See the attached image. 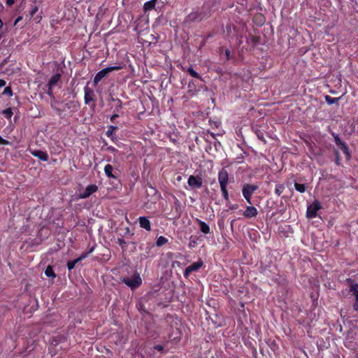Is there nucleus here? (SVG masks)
<instances>
[{
	"mask_svg": "<svg viewBox=\"0 0 358 358\" xmlns=\"http://www.w3.org/2000/svg\"><path fill=\"white\" fill-rule=\"evenodd\" d=\"M41 18V17L39 16V17H36L35 19H36V22H39Z\"/></svg>",
	"mask_w": 358,
	"mask_h": 358,
	"instance_id": "50",
	"label": "nucleus"
},
{
	"mask_svg": "<svg viewBox=\"0 0 358 358\" xmlns=\"http://www.w3.org/2000/svg\"><path fill=\"white\" fill-rule=\"evenodd\" d=\"M250 42L252 43L253 47H255L260 43L261 37L259 36L251 35L250 36Z\"/></svg>",
	"mask_w": 358,
	"mask_h": 358,
	"instance_id": "22",
	"label": "nucleus"
},
{
	"mask_svg": "<svg viewBox=\"0 0 358 358\" xmlns=\"http://www.w3.org/2000/svg\"><path fill=\"white\" fill-rule=\"evenodd\" d=\"M154 349L159 351V352H163L164 350V346L162 345H155L154 346Z\"/></svg>",
	"mask_w": 358,
	"mask_h": 358,
	"instance_id": "39",
	"label": "nucleus"
},
{
	"mask_svg": "<svg viewBox=\"0 0 358 358\" xmlns=\"http://www.w3.org/2000/svg\"><path fill=\"white\" fill-rule=\"evenodd\" d=\"M6 83L4 80L0 79V88L4 87Z\"/></svg>",
	"mask_w": 358,
	"mask_h": 358,
	"instance_id": "45",
	"label": "nucleus"
},
{
	"mask_svg": "<svg viewBox=\"0 0 358 358\" xmlns=\"http://www.w3.org/2000/svg\"><path fill=\"white\" fill-rule=\"evenodd\" d=\"M84 101L85 104H89L91 101L95 100V94L92 89L90 88L87 85L84 87Z\"/></svg>",
	"mask_w": 358,
	"mask_h": 358,
	"instance_id": "12",
	"label": "nucleus"
},
{
	"mask_svg": "<svg viewBox=\"0 0 358 358\" xmlns=\"http://www.w3.org/2000/svg\"><path fill=\"white\" fill-rule=\"evenodd\" d=\"M119 117V115H118V114H117V113H115V114H113V115L110 117V121H111L112 122H113L115 121V120L117 117Z\"/></svg>",
	"mask_w": 358,
	"mask_h": 358,
	"instance_id": "44",
	"label": "nucleus"
},
{
	"mask_svg": "<svg viewBox=\"0 0 358 358\" xmlns=\"http://www.w3.org/2000/svg\"><path fill=\"white\" fill-rule=\"evenodd\" d=\"M38 8L37 6H34L31 10L29 11L31 17H34V15L38 12Z\"/></svg>",
	"mask_w": 358,
	"mask_h": 358,
	"instance_id": "37",
	"label": "nucleus"
},
{
	"mask_svg": "<svg viewBox=\"0 0 358 358\" xmlns=\"http://www.w3.org/2000/svg\"><path fill=\"white\" fill-rule=\"evenodd\" d=\"M294 188L297 192L300 193H304L306 191L308 186L306 184H300L295 182Z\"/></svg>",
	"mask_w": 358,
	"mask_h": 358,
	"instance_id": "21",
	"label": "nucleus"
},
{
	"mask_svg": "<svg viewBox=\"0 0 358 358\" xmlns=\"http://www.w3.org/2000/svg\"><path fill=\"white\" fill-rule=\"evenodd\" d=\"M227 187H220V189H221L224 199L225 200L228 201L229 197V193H228Z\"/></svg>",
	"mask_w": 358,
	"mask_h": 358,
	"instance_id": "33",
	"label": "nucleus"
},
{
	"mask_svg": "<svg viewBox=\"0 0 358 358\" xmlns=\"http://www.w3.org/2000/svg\"><path fill=\"white\" fill-rule=\"evenodd\" d=\"M212 358H214V357H212Z\"/></svg>",
	"mask_w": 358,
	"mask_h": 358,
	"instance_id": "56",
	"label": "nucleus"
},
{
	"mask_svg": "<svg viewBox=\"0 0 358 358\" xmlns=\"http://www.w3.org/2000/svg\"><path fill=\"white\" fill-rule=\"evenodd\" d=\"M122 69V66H113L106 67L99 71L94 76L93 83L94 85H97L104 77H106L109 73L114 71H119Z\"/></svg>",
	"mask_w": 358,
	"mask_h": 358,
	"instance_id": "3",
	"label": "nucleus"
},
{
	"mask_svg": "<svg viewBox=\"0 0 358 358\" xmlns=\"http://www.w3.org/2000/svg\"><path fill=\"white\" fill-rule=\"evenodd\" d=\"M139 249L142 251L141 257L144 259L153 258L157 255L155 245L152 242L142 243L139 246Z\"/></svg>",
	"mask_w": 358,
	"mask_h": 358,
	"instance_id": "1",
	"label": "nucleus"
},
{
	"mask_svg": "<svg viewBox=\"0 0 358 358\" xmlns=\"http://www.w3.org/2000/svg\"><path fill=\"white\" fill-rule=\"evenodd\" d=\"M2 25H3V22H2V21L0 20V28L2 27Z\"/></svg>",
	"mask_w": 358,
	"mask_h": 358,
	"instance_id": "54",
	"label": "nucleus"
},
{
	"mask_svg": "<svg viewBox=\"0 0 358 358\" xmlns=\"http://www.w3.org/2000/svg\"><path fill=\"white\" fill-rule=\"evenodd\" d=\"M64 108L67 109H73L76 110L78 108V104L75 101H69L65 103Z\"/></svg>",
	"mask_w": 358,
	"mask_h": 358,
	"instance_id": "29",
	"label": "nucleus"
},
{
	"mask_svg": "<svg viewBox=\"0 0 358 358\" xmlns=\"http://www.w3.org/2000/svg\"><path fill=\"white\" fill-rule=\"evenodd\" d=\"M257 137H258V138H259V140H261V141H262L263 142L266 143V140H265V139H264V134H263V133H262V132H261V131H257Z\"/></svg>",
	"mask_w": 358,
	"mask_h": 358,
	"instance_id": "38",
	"label": "nucleus"
},
{
	"mask_svg": "<svg viewBox=\"0 0 358 358\" xmlns=\"http://www.w3.org/2000/svg\"><path fill=\"white\" fill-rule=\"evenodd\" d=\"M258 214L257 209L253 206H248L243 212V215L246 218L255 217Z\"/></svg>",
	"mask_w": 358,
	"mask_h": 358,
	"instance_id": "15",
	"label": "nucleus"
},
{
	"mask_svg": "<svg viewBox=\"0 0 358 358\" xmlns=\"http://www.w3.org/2000/svg\"><path fill=\"white\" fill-rule=\"evenodd\" d=\"M45 274L47 277L55 278L56 275L55 271L51 266H48L45 270Z\"/></svg>",
	"mask_w": 358,
	"mask_h": 358,
	"instance_id": "23",
	"label": "nucleus"
},
{
	"mask_svg": "<svg viewBox=\"0 0 358 358\" xmlns=\"http://www.w3.org/2000/svg\"><path fill=\"white\" fill-rule=\"evenodd\" d=\"M157 0H150L146 1L143 5V8L145 10H151L155 8L156 5Z\"/></svg>",
	"mask_w": 358,
	"mask_h": 358,
	"instance_id": "20",
	"label": "nucleus"
},
{
	"mask_svg": "<svg viewBox=\"0 0 358 358\" xmlns=\"http://www.w3.org/2000/svg\"><path fill=\"white\" fill-rule=\"evenodd\" d=\"M61 78V75L59 73H55L54 74L50 79L48 83V94H51L52 87L57 85L58 81Z\"/></svg>",
	"mask_w": 358,
	"mask_h": 358,
	"instance_id": "16",
	"label": "nucleus"
},
{
	"mask_svg": "<svg viewBox=\"0 0 358 358\" xmlns=\"http://www.w3.org/2000/svg\"><path fill=\"white\" fill-rule=\"evenodd\" d=\"M338 99L339 98H334L329 95L325 96V101L329 105L336 103Z\"/></svg>",
	"mask_w": 358,
	"mask_h": 358,
	"instance_id": "31",
	"label": "nucleus"
},
{
	"mask_svg": "<svg viewBox=\"0 0 358 358\" xmlns=\"http://www.w3.org/2000/svg\"><path fill=\"white\" fill-rule=\"evenodd\" d=\"M259 17L261 18V21H262V22H264V17H263V16H262V15H259Z\"/></svg>",
	"mask_w": 358,
	"mask_h": 358,
	"instance_id": "52",
	"label": "nucleus"
},
{
	"mask_svg": "<svg viewBox=\"0 0 358 358\" xmlns=\"http://www.w3.org/2000/svg\"><path fill=\"white\" fill-rule=\"evenodd\" d=\"M334 154L336 156L335 162L337 165H340L341 159L340 154H339V152L338 151V150H334Z\"/></svg>",
	"mask_w": 358,
	"mask_h": 358,
	"instance_id": "34",
	"label": "nucleus"
},
{
	"mask_svg": "<svg viewBox=\"0 0 358 358\" xmlns=\"http://www.w3.org/2000/svg\"><path fill=\"white\" fill-rule=\"evenodd\" d=\"M9 142L0 136V145H8Z\"/></svg>",
	"mask_w": 358,
	"mask_h": 358,
	"instance_id": "41",
	"label": "nucleus"
},
{
	"mask_svg": "<svg viewBox=\"0 0 358 358\" xmlns=\"http://www.w3.org/2000/svg\"><path fill=\"white\" fill-rule=\"evenodd\" d=\"M353 309L356 311H358V302L355 301L353 304Z\"/></svg>",
	"mask_w": 358,
	"mask_h": 358,
	"instance_id": "47",
	"label": "nucleus"
},
{
	"mask_svg": "<svg viewBox=\"0 0 358 358\" xmlns=\"http://www.w3.org/2000/svg\"><path fill=\"white\" fill-rule=\"evenodd\" d=\"M122 282L129 287L131 289H136L142 283V279L138 273L134 274L131 278H124Z\"/></svg>",
	"mask_w": 358,
	"mask_h": 358,
	"instance_id": "6",
	"label": "nucleus"
},
{
	"mask_svg": "<svg viewBox=\"0 0 358 358\" xmlns=\"http://www.w3.org/2000/svg\"><path fill=\"white\" fill-rule=\"evenodd\" d=\"M347 282L350 284V292L355 296V301L358 302V283L354 282L351 278L347 279Z\"/></svg>",
	"mask_w": 358,
	"mask_h": 358,
	"instance_id": "17",
	"label": "nucleus"
},
{
	"mask_svg": "<svg viewBox=\"0 0 358 358\" xmlns=\"http://www.w3.org/2000/svg\"><path fill=\"white\" fill-rule=\"evenodd\" d=\"M78 262H78V260L77 259H74V260H73V261H69V262H67V268H68V269H69V271H71L72 269H73V268H74V267H75L76 264L77 263H78Z\"/></svg>",
	"mask_w": 358,
	"mask_h": 358,
	"instance_id": "32",
	"label": "nucleus"
},
{
	"mask_svg": "<svg viewBox=\"0 0 358 358\" xmlns=\"http://www.w3.org/2000/svg\"><path fill=\"white\" fill-rule=\"evenodd\" d=\"M139 225L141 228L148 231H151V223L146 217H140L138 218Z\"/></svg>",
	"mask_w": 358,
	"mask_h": 358,
	"instance_id": "18",
	"label": "nucleus"
},
{
	"mask_svg": "<svg viewBox=\"0 0 358 358\" xmlns=\"http://www.w3.org/2000/svg\"><path fill=\"white\" fill-rule=\"evenodd\" d=\"M195 222L199 224L200 231L204 234H208L210 232V227L203 221L196 218Z\"/></svg>",
	"mask_w": 358,
	"mask_h": 358,
	"instance_id": "19",
	"label": "nucleus"
},
{
	"mask_svg": "<svg viewBox=\"0 0 358 358\" xmlns=\"http://www.w3.org/2000/svg\"><path fill=\"white\" fill-rule=\"evenodd\" d=\"M176 204H178V205H179V204H180L179 201H178L177 199H176Z\"/></svg>",
	"mask_w": 358,
	"mask_h": 358,
	"instance_id": "53",
	"label": "nucleus"
},
{
	"mask_svg": "<svg viewBox=\"0 0 358 358\" xmlns=\"http://www.w3.org/2000/svg\"><path fill=\"white\" fill-rule=\"evenodd\" d=\"M97 190H98V187L96 185H94V184L90 185L87 186L85 189L82 193H80V197L81 199L88 198L91 194L96 192Z\"/></svg>",
	"mask_w": 358,
	"mask_h": 358,
	"instance_id": "14",
	"label": "nucleus"
},
{
	"mask_svg": "<svg viewBox=\"0 0 358 358\" xmlns=\"http://www.w3.org/2000/svg\"><path fill=\"white\" fill-rule=\"evenodd\" d=\"M3 113L5 114V115L7 117H10L11 115H12V112H11L10 109H6V110H3Z\"/></svg>",
	"mask_w": 358,
	"mask_h": 358,
	"instance_id": "40",
	"label": "nucleus"
},
{
	"mask_svg": "<svg viewBox=\"0 0 358 358\" xmlns=\"http://www.w3.org/2000/svg\"><path fill=\"white\" fill-rule=\"evenodd\" d=\"M218 181L220 187H227L229 182V174L226 167H223L218 173Z\"/></svg>",
	"mask_w": 358,
	"mask_h": 358,
	"instance_id": "10",
	"label": "nucleus"
},
{
	"mask_svg": "<svg viewBox=\"0 0 358 358\" xmlns=\"http://www.w3.org/2000/svg\"><path fill=\"white\" fill-rule=\"evenodd\" d=\"M199 20H202L203 18V17H200L199 15L195 14V16L194 17V19H196V18H199Z\"/></svg>",
	"mask_w": 358,
	"mask_h": 358,
	"instance_id": "49",
	"label": "nucleus"
},
{
	"mask_svg": "<svg viewBox=\"0 0 358 358\" xmlns=\"http://www.w3.org/2000/svg\"><path fill=\"white\" fill-rule=\"evenodd\" d=\"M117 129L118 128H117V126H113V125L109 126L108 128V130L106 132V135L108 137H110L113 135V132L115 131H116Z\"/></svg>",
	"mask_w": 358,
	"mask_h": 358,
	"instance_id": "30",
	"label": "nucleus"
},
{
	"mask_svg": "<svg viewBox=\"0 0 358 358\" xmlns=\"http://www.w3.org/2000/svg\"><path fill=\"white\" fill-rule=\"evenodd\" d=\"M230 208H231V210L236 209V208H238V205H237V204H234V205H232V206L230 207Z\"/></svg>",
	"mask_w": 358,
	"mask_h": 358,
	"instance_id": "48",
	"label": "nucleus"
},
{
	"mask_svg": "<svg viewBox=\"0 0 358 358\" xmlns=\"http://www.w3.org/2000/svg\"><path fill=\"white\" fill-rule=\"evenodd\" d=\"M336 145L343 151L347 161L351 159V152L346 143L343 141L338 135L333 134Z\"/></svg>",
	"mask_w": 358,
	"mask_h": 358,
	"instance_id": "5",
	"label": "nucleus"
},
{
	"mask_svg": "<svg viewBox=\"0 0 358 358\" xmlns=\"http://www.w3.org/2000/svg\"><path fill=\"white\" fill-rule=\"evenodd\" d=\"M192 82L189 83V87H190Z\"/></svg>",
	"mask_w": 358,
	"mask_h": 358,
	"instance_id": "55",
	"label": "nucleus"
},
{
	"mask_svg": "<svg viewBox=\"0 0 358 358\" xmlns=\"http://www.w3.org/2000/svg\"><path fill=\"white\" fill-rule=\"evenodd\" d=\"M117 243L119 244V245L122 249L126 248L127 243H126L125 240L123 238H118L117 240Z\"/></svg>",
	"mask_w": 358,
	"mask_h": 358,
	"instance_id": "35",
	"label": "nucleus"
},
{
	"mask_svg": "<svg viewBox=\"0 0 358 358\" xmlns=\"http://www.w3.org/2000/svg\"><path fill=\"white\" fill-rule=\"evenodd\" d=\"M6 2L8 6H11L14 3L15 0H6Z\"/></svg>",
	"mask_w": 358,
	"mask_h": 358,
	"instance_id": "46",
	"label": "nucleus"
},
{
	"mask_svg": "<svg viewBox=\"0 0 358 358\" xmlns=\"http://www.w3.org/2000/svg\"><path fill=\"white\" fill-rule=\"evenodd\" d=\"M20 19H21V17H18L17 18V20H15V24H16L19 20H20Z\"/></svg>",
	"mask_w": 358,
	"mask_h": 358,
	"instance_id": "51",
	"label": "nucleus"
},
{
	"mask_svg": "<svg viewBox=\"0 0 358 358\" xmlns=\"http://www.w3.org/2000/svg\"><path fill=\"white\" fill-rule=\"evenodd\" d=\"M104 173L108 178L113 179H117L120 173L117 169H114L110 164H107L104 166Z\"/></svg>",
	"mask_w": 358,
	"mask_h": 358,
	"instance_id": "9",
	"label": "nucleus"
},
{
	"mask_svg": "<svg viewBox=\"0 0 358 358\" xmlns=\"http://www.w3.org/2000/svg\"><path fill=\"white\" fill-rule=\"evenodd\" d=\"M224 53H225L227 59V60L230 59L231 51L229 49H226Z\"/></svg>",
	"mask_w": 358,
	"mask_h": 358,
	"instance_id": "43",
	"label": "nucleus"
},
{
	"mask_svg": "<svg viewBox=\"0 0 358 358\" xmlns=\"http://www.w3.org/2000/svg\"><path fill=\"white\" fill-rule=\"evenodd\" d=\"M192 189H200L203 186V179L200 176H190L187 180Z\"/></svg>",
	"mask_w": 358,
	"mask_h": 358,
	"instance_id": "8",
	"label": "nucleus"
},
{
	"mask_svg": "<svg viewBox=\"0 0 358 358\" xmlns=\"http://www.w3.org/2000/svg\"><path fill=\"white\" fill-rule=\"evenodd\" d=\"M111 101H114L115 103V112H119L120 110L122 108V101L118 99V98H113L112 97L111 98Z\"/></svg>",
	"mask_w": 358,
	"mask_h": 358,
	"instance_id": "26",
	"label": "nucleus"
},
{
	"mask_svg": "<svg viewBox=\"0 0 358 358\" xmlns=\"http://www.w3.org/2000/svg\"><path fill=\"white\" fill-rule=\"evenodd\" d=\"M321 208L322 206L320 202L317 200L314 201L307 208L306 217L310 219L316 217L317 215V213Z\"/></svg>",
	"mask_w": 358,
	"mask_h": 358,
	"instance_id": "7",
	"label": "nucleus"
},
{
	"mask_svg": "<svg viewBox=\"0 0 358 358\" xmlns=\"http://www.w3.org/2000/svg\"><path fill=\"white\" fill-rule=\"evenodd\" d=\"M259 187L253 184H244L242 187V194L247 203L252 204V196L258 189Z\"/></svg>",
	"mask_w": 358,
	"mask_h": 358,
	"instance_id": "4",
	"label": "nucleus"
},
{
	"mask_svg": "<svg viewBox=\"0 0 358 358\" xmlns=\"http://www.w3.org/2000/svg\"><path fill=\"white\" fill-rule=\"evenodd\" d=\"M145 334L149 338L157 339L159 336V327L152 321L145 322Z\"/></svg>",
	"mask_w": 358,
	"mask_h": 358,
	"instance_id": "2",
	"label": "nucleus"
},
{
	"mask_svg": "<svg viewBox=\"0 0 358 358\" xmlns=\"http://www.w3.org/2000/svg\"><path fill=\"white\" fill-rule=\"evenodd\" d=\"M3 94L11 96L12 90H11L10 87H5V89L3 90Z\"/></svg>",
	"mask_w": 358,
	"mask_h": 358,
	"instance_id": "36",
	"label": "nucleus"
},
{
	"mask_svg": "<svg viewBox=\"0 0 358 358\" xmlns=\"http://www.w3.org/2000/svg\"><path fill=\"white\" fill-rule=\"evenodd\" d=\"M29 150L33 156L38 158L41 161L47 162L49 159V156L45 151L41 150H32L31 148Z\"/></svg>",
	"mask_w": 358,
	"mask_h": 358,
	"instance_id": "13",
	"label": "nucleus"
},
{
	"mask_svg": "<svg viewBox=\"0 0 358 358\" xmlns=\"http://www.w3.org/2000/svg\"><path fill=\"white\" fill-rule=\"evenodd\" d=\"M203 261L199 259L198 262L192 264L186 267L184 271V276L187 278L189 275L194 271H197L203 265Z\"/></svg>",
	"mask_w": 358,
	"mask_h": 358,
	"instance_id": "11",
	"label": "nucleus"
},
{
	"mask_svg": "<svg viewBox=\"0 0 358 358\" xmlns=\"http://www.w3.org/2000/svg\"><path fill=\"white\" fill-rule=\"evenodd\" d=\"M285 187L283 184H277L275 185V194H277L278 196H280L281 194L285 190Z\"/></svg>",
	"mask_w": 358,
	"mask_h": 358,
	"instance_id": "28",
	"label": "nucleus"
},
{
	"mask_svg": "<svg viewBox=\"0 0 358 358\" xmlns=\"http://www.w3.org/2000/svg\"><path fill=\"white\" fill-rule=\"evenodd\" d=\"M196 245V241H190L189 244H188V246L189 248H194Z\"/></svg>",
	"mask_w": 358,
	"mask_h": 358,
	"instance_id": "42",
	"label": "nucleus"
},
{
	"mask_svg": "<svg viewBox=\"0 0 358 358\" xmlns=\"http://www.w3.org/2000/svg\"><path fill=\"white\" fill-rule=\"evenodd\" d=\"M167 243H168V239L163 236H160L157 239L156 245L157 247H162V246L164 245L165 244H166Z\"/></svg>",
	"mask_w": 358,
	"mask_h": 358,
	"instance_id": "25",
	"label": "nucleus"
},
{
	"mask_svg": "<svg viewBox=\"0 0 358 358\" xmlns=\"http://www.w3.org/2000/svg\"><path fill=\"white\" fill-rule=\"evenodd\" d=\"M187 72L193 78L202 80L201 76L196 71H195L192 66L187 69Z\"/></svg>",
	"mask_w": 358,
	"mask_h": 358,
	"instance_id": "24",
	"label": "nucleus"
},
{
	"mask_svg": "<svg viewBox=\"0 0 358 358\" xmlns=\"http://www.w3.org/2000/svg\"><path fill=\"white\" fill-rule=\"evenodd\" d=\"M94 248H95V246H92L90 250L89 251L87 252H83L81 254V255L77 258V259L78 260V262H80V261H82L83 259H85L86 257H88V255L90 254H91L92 252H93V251L94 250Z\"/></svg>",
	"mask_w": 358,
	"mask_h": 358,
	"instance_id": "27",
	"label": "nucleus"
}]
</instances>
